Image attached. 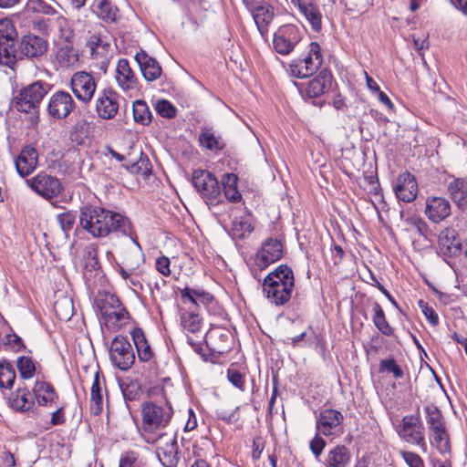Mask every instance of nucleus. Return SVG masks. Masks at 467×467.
I'll return each mask as SVG.
<instances>
[{
  "instance_id": "obj_1",
  "label": "nucleus",
  "mask_w": 467,
  "mask_h": 467,
  "mask_svg": "<svg viewBox=\"0 0 467 467\" xmlns=\"http://www.w3.org/2000/svg\"><path fill=\"white\" fill-rule=\"evenodd\" d=\"M18 34L16 28L8 18H2V58L5 61L2 64L14 69V66L21 55L30 58L40 57L47 51L48 44L44 38L28 34L24 36L20 41L19 52L16 48V39Z\"/></svg>"
},
{
  "instance_id": "obj_2",
  "label": "nucleus",
  "mask_w": 467,
  "mask_h": 467,
  "mask_svg": "<svg viewBox=\"0 0 467 467\" xmlns=\"http://www.w3.org/2000/svg\"><path fill=\"white\" fill-rule=\"evenodd\" d=\"M79 223L84 230L97 238L108 236L110 233L133 234V226L128 217L102 207H83Z\"/></svg>"
},
{
  "instance_id": "obj_3",
  "label": "nucleus",
  "mask_w": 467,
  "mask_h": 467,
  "mask_svg": "<svg viewBox=\"0 0 467 467\" xmlns=\"http://www.w3.org/2000/svg\"><path fill=\"white\" fill-rule=\"evenodd\" d=\"M181 324L184 330L192 334V336L187 335V342L192 346L193 350L203 358V360H209L205 348L202 346L203 341H205L206 348L209 349L213 356L214 354L221 356L230 351L231 347L229 344L217 345L215 342L217 337L221 338L223 342L227 341L229 339V334L227 332L218 333V331H211L202 335V318L194 311L189 310L182 312L181 315Z\"/></svg>"
},
{
  "instance_id": "obj_4",
  "label": "nucleus",
  "mask_w": 467,
  "mask_h": 467,
  "mask_svg": "<svg viewBox=\"0 0 467 467\" xmlns=\"http://www.w3.org/2000/svg\"><path fill=\"white\" fill-rule=\"evenodd\" d=\"M172 414V408L167 403L161 405L145 401L141 404V435L147 443L154 444L168 437L165 429Z\"/></svg>"
},
{
  "instance_id": "obj_5",
  "label": "nucleus",
  "mask_w": 467,
  "mask_h": 467,
  "mask_svg": "<svg viewBox=\"0 0 467 467\" xmlns=\"http://www.w3.org/2000/svg\"><path fill=\"white\" fill-rule=\"evenodd\" d=\"M94 304L104 325L109 330H119L130 319L129 312L114 294L106 291L100 292L95 297Z\"/></svg>"
},
{
  "instance_id": "obj_6",
  "label": "nucleus",
  "mask_w": 467,
  "mask_h": 467,
  "mask_svg": "<svg viewBox=\"0 0 467 467\" xmlns=\"http://www.w3.org/2000/svg\"><path fill=\"white\" fill-rule=\"evenodd\" d=\"M323 63V55L317 42H310L307 52L303 57L291 60L286 68L290 76L296 78H305L316 73Z\"/></svg>"
},
{
  "instance_id": "obj_7",
  "label": "nucleus",
  "mask_w": 467,
  "mask_h": 467,
  "mask_svg": "<svg viewBox=\"0 0 467 467\" xmlns=\"http://www.w3.org/2000/svg\"><path fill=\"white\" fill-rule=\"evenodd\" d=\"M192 182L200 197L209 206L221 203V186L213 173L207 170L196 169L192 174Z\"/></svg>"
},
{
  "instance_id": "obj_8",
  "label": "nucleus",
  "mask_w": 467,
  "mask_h": 467,
  "mask_svg": "<svg viewBox=\"0 0 467 467\" xmlns=\"http://www.w3.org/2000/svg\"><path fill=\"white\" fill-rule=\"evenodd\" d=\"M50 89L51 86L48 83L42 80L35 81L23 88L12 99L11 104L18 111L28 113L38 107Z\"/></svg>"
},
{
  "instance_id": "obj_9",
  "label": "nucleus",
  "mask_w": 467,
  "mask_h": 467,
  "mask_svg": "<svg viewBox=\"0 0 467 467\" xmlns=\"http://www.w3.org/2000/svg\"><path fill=\"white\" fill-rule=\"evenodd\" d=\"M303 36V30L296 25L286 24L279 26L273 38L275 51L282 56L291 54L302 40Z\"/></svg>"
},
{
  "instance_id": "obj_10",
  "label": "nucleus",
  "mask_w": 467,
  "mask_h": 467,
  "mask_svg": "<svg viewBox=\"0 0 467 467\" xmlns=\"http://www.w3.org/2000/svg\"><path fill=\"white\" fill-rule=\"evenodd\" d=\"M109 358L113 366L122 371H127L132 367L136 356L126 337L118 335L112 339L109 347Z\"/></svg>"
},
{
  "instance_id": "obj_11",
  "label": "nucleus",
  "mask_w": 467,
  "mask_h": 467,
  "mask_svg": "<svg viewBox=\"0 0 467 467\" xmlns=\"http://www.w3.org/2000/svg\"><path fill=\"white\" fill-rule=\"evenodd\" d=\"M26 184L37 195L47 200L57 197L64 189L58 178L46 171H40L33 178L26 180Z\"/></svg>"
},
{
  "instance_id": "obj_12",
  "label": "nucleus",
  "mask_w": 467,
  "mask_h": 467,
  "mask_svg": "<svg viewBox=\"0 0 467 467\" xmlns=\"http://www.w3.org/2000/svg\"><path fill=\"white\" fill-rule=\"evenodd\" d=\"M70 88L79 101L88 104L94 97L97 81L91 73L78 71L70 78Z\"/></svg>"
},
{
  "instance_id": "obj_13",
  "label": "nucleus",
  "mask_w": 467,
  "mask_h": 467,
  "mask_svg": "<svg viewBox=\"0 0 467 467\" xmlns=\"http://www.w3.org/2000/svg\"><path fill=\"white\" fill-rule=\"evenodd\" d=\"M399 435L409 443L416 444L422 448L426 447L424 426L419 413L406 415L402 418Z\"/></svg>"
},
{
  "instance_id": "obj_14",
  "label": "nucleus",
  "mask_w": 467,
  "mask_h": 467,
  "mask_svg": "<svg viewBox=\"0 0 467 467\" xmlns=\"http://www.w3.org/2000/svg\"><path fill=\"white\" fill-rule=\"evenodd\" d=\"M317 431L326 437L338 436L342 432L343 414L337 410L325 409L316 416Z\"/></svg>"
},
{
  "instance_id": "obj_15",
  "label": "nucleus",
  "mask_w": 467,
  "mask_h": 467,
  "mask_svg": "<svg viewBox=\"0 0 467 467\" xmlns=\"http://www.w3.org/2000/svg\"><path fill=\"white\" fill-rule=\"evenodd\" d=\"M76 102L72 96L64 90L55 92L47 103V113L55 119H67L75 109Z\"/></svg>"
},
{
  "instance_id": "obj_16",
  "label": "nucleus",
  "mask_w": 467,
  "mask_h": 467,
  "mask_svg": "<svg viewBox=\"0 0 467 467\" xmlns=\"http://www.w3.org/2000/svg\"><path fill=\"white\" fill-rule=\"evenodd\" d=\"M283 255V244L276 238H268L257 251L255 264L260 269H265L271 264L278 261Z\"/></svg>"
},
{
  "instance_id": "obj_17",
  "label": "nucleus",
  "mask_w": 467,
  "mask_h": 467,
  "mask_svg": "<svg viewBox=\"0 0 467 467\" xmlns=\"http://www.w3.org/2000/svg\"><path fill=\"white\" fill-rule=\"evenodd\" d=\"M244 3L251 11L261 35H266L268 32V26L275 16L273 6L267 3H261L256 0H244Z\"/></svg>"
},
{
  "instance_id": "obj_18",
  "label": "nucleus",
  "mask_w": 467,
  "mask_h": 467,
  "mask_svg": "<svg viewBox=\"0 0 467 467\" xmlns=\"http://www.w3.org/2000/svg\"><path fill=\"white\" fill-rule=\"evenodd\" d=\"M119 95L111 88H104L96 99L95 110L102 119H112L119 111Z\"/></svg>"
},
{
  "instance_id": "obj_19",
  "label": "nucleus",
  "mask_w": 467,
  "mask_h": 467,
  "mask_svg": "<svg viewBox=\"0 0 467 467\" xmlns=\"http://www.w3.org/2000/svg\"><path fill=\"white\" fill-rule=\"evenodd\" d=\"M393 190L399 200L404 202H413L418 194V183L415 176L409 171L400 173L396 179Z\"/></svg>"
},
{
  "instance_id": "obj_20",
  "label": "nucleus",
  "mask_w": 467,
  "mask_h": 467,
  "mask_svg": "<svg viewBox=\"0 0 467 467\" xmlns=\"http://www.w3.org/2000/svg\"><path fill=\"white\" fill-rule=\"evenodd\" d=\"M333 84V76L330 70L324 68L311 80L308 81L304 94L310 99L318 98L327 93Z\"/></svg>"
},
{
  "instance_id": "obj_21",
  "label": "nucleus",
  "mask_w": 467,
  "mask_h": 467,
  "mask_svg": "<svg viewBox=\"0 0 467 467\" xmlns=\"http://www.w3.org/2000/svg\"><path fill=\"white\" fill-rule=\"evenodd\" d=\"M292 5L297 7L314 31L318 32L321 29L322 14L318 0H292Z\"/></svg>"
},
{
  "instance_id": "obj_22",
  "label": "nucleus",
  "mask_w": 467,
  "mask_h": 467,
  "mask_svg": "<svg viewBox=\"0 0 467 467\" xmlns=\"http://www.w3.org/2000/svg\"><path fill=\"white\" fill-rule=\"evenodd\" d=\"M38 151L31 145L22 148L15 161L16 169L21 177H26L33 173L38 164Z\"/></svg>"
},
{
  "instance_id": "obj_23",
  "label": "nucleus",
  "mask_w": 467,
  "mask_h": 467,
  "mask_svg": "<svg viewBox=\"0 0 467 467\" xmlns=\"http://www.w3.org/2000/svg\"><path fill=\"white\" fill-rule=\"evenodd\" d=\"M262 287L265 297L275 306L286 305L290 301L294 291V288H289L286 284L283 287L274 282H263Z\"/></svg>"
},
{
  "instance_id": "obj_24",
  "label": "nucleus",
  "mask_w": 467,
  "mask_h": 467,
  "mask_svg": "<svg viewBox=\"0 0 467 467\" xmlns=\"http://www.w3.org/2000/svg\"><path fill=\"white\" fill-rule=\"evenodd\" d=\"M134 58L140 67L143 78L147 81H154L160 78L162 74V67L156 58L149 56L142 49L136 53Z\"/></svg>"
},
{
  "instance_id": "obj_25",
  "label": "nucleus",
  "mask_w": 467,
  "mask_h": 467,
  "mask_svg": "<svg viewBox=\"0 0 467 467\" xmlns=\"http://www.w3.org/2000/svg\"><path fill=\"white\" fill-rule=\"evenodd\" d=\"M167 438L165 445L158 447V458L164 467H177L180 461L177 436L168 433Z\"/></svg>"
},
{
  "instance_id": "obj_26",
  "label": "nucleus",
  "mask_w": 467,
  "mask_h": 467,
  "mask_svg": "<svg viewBox=\"0 0 467 467\" xmlns=\"http://www.w3.org/2000/svg\"><path fill=\"white\" fill-rule=\"evenodd\" d=\"M425 213L431 221L440 223L451 214V204L445 198L429 197Z\"/></svg>"
},
{
  "instance_id": "obj_27",
  "label": "nucleus",
  "mask_w": 467,
  "mask_h": 467,
  "mask_svg": "<svg viewBox=\"0 0 467 467\" xmlns=\"http://www.w3.org/2000/svg\"><path fill=\"white\" fill-rule=\"evenodd\" d=\"M130 337L137 350L140 362L149 363L155 358V353L149 343L144 331L140 327H134Z\"/></svg>"
},
{
  "instance_id": "obj_28",
  "label": "nucleus",
  "mask_w": 467,
  "mask_h": 467,
  "mask_svg": "<svg viewBox=\"0 0 467 467\" xmlns=\"http://www.w3.org/2000/svg\"><path fill=\"white\" fill-rule=\"evenodd\" d=\"M116 80L125 91L137 88L138 78L131 69L128 59L120 58L116 68Z\"/></svg>"
},
{
  "instance_id": "obj_29",
  "label": "nucleus",
  "mask_w": 467,
  "mask_h": 467,
  "mask_svg": "<svg viewBox=\"0 0 467 467\" xmlns=\"http://www.w3.org/2000/svg\"><path fill=\"white\" fill-rule=\"evenodd\" d=\"M132 152L128 154V163L126 169L131 173H140L147 176L151 171V164L147 156L143 153L141 149L131 148Z\"/></svg>"
},
{
  "instance_id": "obj_30",
  "label": "nucleus",
  "mask_w": 467,
  "mask_h": 467,
  "mask_svg": "<svg viewBox=\"0 0 467 467\" xmlns=\"http://www.w3.org/2000/svg\"><path fill=\"white\" fill-rule=\"evenodd\" d=\"M438 247L444 255L458 256L462 254L461 243L453 229H445L438 236Z\"/></svg>"
},
{
  "instance_id": "obj_31",
  "label": "nucleus",
  "mask_w": 467,
  "mask_h": 467,
  "mask_svg": "<svg viewBox=\"0 0 467 467\" xmlns=\"http://www.w3.org/2000/svg\"><path fill=\"white\" fill-rule=\"evenodd\" d=\"M199 145L210 151H222L225 148V142L220 134H216V131L213 127L203 126L201 128V131L198 137Z\"/></svg>"
},
{
  "instance_id": "obj_32",
  "label": "nucleus",
  "mask_w": 467,
  "mask_h": 467,
  "mask_svg": "<svg viewBox=\"0 0 467 467\" xmlns=\"http://www.w3.org/2000/svg\"><path fill=\"white\" fill-rule=\"evenodd\" d=\"M130 239V247L122 252V264L129 266V270H138L142 262L143 254L141 247L138 242L137 235L133 230V234L126 235Z\"/></svg>"
},
{
  "instance_id": "obj_33",
  "label": "nucleus",
  "mask_w": 467,
  "mask_h": 467,
  "mask_svg": "<svg viewBox=\"0 0 467 467\" xmlns=\"http://www.w3.org/2000/svg\"><path fill=\"white\" fill-rule=\"evenodd\" d=\"M7 403L16 411L26 412L34 407L35 400L28 389H18L16 392L10 394Z\"/></svg>"
},
{
  "instance_id": "obj_34",
  "label": "nucleus",
  "mask_w": 467,
  "mask_h": 467,
  "mask_svg": "<svg viewBox=\"0 0 467 467\" xmlns=\"http://www.w3.org/2000/svg\"><path fill=\"white\" fill-rule=\"evenodd\" d=\"M351 460V453L345 445H337L327 453L323 462L325 467H347Z\"/></svg>"
},
{
  "instance_id": "obj_35",
  "label": "nucleus",
  "mask_w": 467,
  "mask_h": 467,
  "mask_svg": "<svg viewBox=\"0 0 467 467\" xmlns=\"http://www.w3.org/2000/svg\"><path fill=\"white\" fill-rule=\"evenodd\" d=\"M264 282H274L283 287L286 284L289 288H295L296 280L292 268L287 265H280L265 277Z\"/></svg>"
},
{
  "instance_id": "obj_36",
  "label": "nucleus",
  "mask_w": 467,
  "mask_h": 467,
  "mask_svg": "<svg viewBox=\"0 0 467 467\" xmlns=\"http://www.w3.org/2000/svg\"><path fill=\"white\" fill-rule=\"evenodd\" d=\"M452 202L460 208L467 206V180L457 178L449 182L447 187Z\"/></svg>"
},
{
  "instance_id": "obj_37",
  "label": "nucleus",
  "mask_w": 467,
  "mask_h": 467,
  "mask_svg": "<svg viewBox=\"0 0 467 467\" xmlns=\"http://www.w3.org/2000/svg\"><path fill=\"white\" fill-rule=\"evenodd\" d=\"M33 393L34 400H36L40 406H49L58 398L53 386L42 380L36 381Z\"/></svg>"
},
{
  "instance_id": "obj_38",
  "label": "nucleus",
  "mask_w": 467,
  "mask_h": 467,
  "mask_svg": "<svg viewBox=\"0 0 467 467\" xmlns=\"http://www.w3.org/2000/svg\"><path fill=\"white\" fill-rule=\"evenodd\" d=\"M238 177L234 173H224L221 180L224 197L232 203L242 201V194L237 188Z\"/></svg>"
},
{
  "instance_id": "obj_39",
  "label": "nucleus",
  "mask_w": 467,
  "mask_h": 467,
  "mask_svg": "<svg viewBox=\"0 0 467 467\" xmlns=\"http://www.w3.org/2000/svg\"><path fill=\"white\" fill-rule=\"evenodd\" d=\"M84 258V275L86 278L92 277V274L97 275L100 268L98 257V245L90 244L83 251Z\"/></svg>"
},
{
  "instance_id": "obj_40",
  "label": "nucleus",
  "mask_w": 467,
  "mask_h": 467,
  "mask_svg": "<svg viewBox=\"0 0 467 467\" xmlns=\"http://www.w3.org/2000/svg\"><path fill=\"white\" fill-rule=\"evenodd\" d=\"M4 327H6L9 330V332L5 333V338L2 339V347L4 349L16 353L25 349L26 346L22 338L13 331L7 321L2 316V331L4 330Z\"/></svg>"
},
{
  "instance_id": "obj_41",
  "label": "nucleus",
  "mask_w": 467,
  "mask_h": 467,
  "mask_svg": "<svg viewBox=\"0 0 467 467\" xmlns=\"http://www.w3.org/2000/svg\"><path fill=\"white\" fill-rule=\"evenodd\" d=\"M424 410L430 432L446 429L442 413L436 405L429 404L425 406Z\"/></svg>"
},
{
  "instance_id": "obj_42",
  "label": "nucleus",
  "mask_w": 467,
  "mask_h": 467,
  "mask_svg": "<svg viewBox=\"0 0 467 467\" xmlns=\"http://www.w3.org/2000/svg\"><path fill=\"white\" fill-rule=\"evenodd\" d=\"M181 296L183 300L187 299L195 306H198L199 303L208 305L213 299V296L202 288L185 287L181 290Z\"/></svg>"
},
{
  "instance_id": "obj_43",
  "label": "nucleus",
  "mask_w": 467,
  "mask_h": 467,
  "mask_svg": "<svg viewBox=\"0 0 467 467\" xmlns=\"http://www.w3.org/2000/svg\"><path fill=\"white\" fill-rule=\"evenodd\" d=\"M56 60L60 67L68 68L78 63V55L73 47L65 46L57 49L56 54Z\"/></svg>"
},
{
  "instance_id": "obj_44",
  "label": "nucleus",
  "mask_w": 467,
  "mask_h": 467,
  "mask_svg": "<svg viewBox=\"0 0 467 467\" xmlns=\"http://www.w3.org/2000/svg\"><path fill=\"white\" fill-rule=\"evenodd\" d=\"M90 410L93 414L99 415L103 409L102 388L99 381V372H96L91 387Z\"/></svg>"
},
{
  "instance_id": "obj_45",
  "label": "nucleus",
  "mask_w": 467,
  "mask_h": 467,
  "mask_svg": "<svg viewBox=\"0 0 467 467\" xmlns=\"http://www.w3.org/2000/svg\"><path fill=\"white\" fill-rule=\"evenodd\" d=\"M373 323L375 327L385 336H391L393 328L389 326L386 319L385 313L378 302L373 304Z\"/></svg>"
},
{
  "instance_id": "obj_46",
  "label": "nucleus",
  "mask_w": 467,
  "mask_h": 467,
  "mask_svg": "<svg viewBox=\"0 0 467 467\" xmlns=\"http://www.w3.org/2000/svg\"><path fill=\"white\" fill-rule=\"evenodd\" d=\"M88 134V123L84 119H78L75 121L69 131V140L72 142L81 145Z\"/></svg>"
},
{
  "instance_id": "obj_47",
  "label": "nucleus",
  "mask_w": 467,
  "mask_h": 467,
  "mask_svg": "<svg viewBox=\"0 0 467 467\" xmlns=\"http://www.w3.org/2000/svg\"><path fill=\"white\" fill-rule=\"evenodd\" d=\"M120 389L126 401L139 400L142 394L141 384L136 379L123 381Z\"/></svg>"
},
{
  "instance_id": "obj_48",
  "label": "nucleus",
  "mask_w": 467,
  "mask_h": 467,
  "mask_svg": "<svg viewBox=\"0 0 467 467\" xmlns=\"http://www.w3.org/2000/svg\"><path fill=\"white\" fill-rule=\"evenodd\" d=\"M92 7L97 16L104 21L112 22L116 20L117 9L112 6L109 0H99L93 4Z\"/></svg>"
},
{
  "instance_id": "obj_49",
  "label": "nucleus",
  "mask_w": 467,
  "mask_h": 467,
  "mask_svg": "<svg viewBox=\"0 0 467 467\" xmlns=\"http://www.w3.org/2000/svg\"><path fill=\"white\" fill-rule=\"evenodd\" d=\"M54 310L60 320H70L74 315L73 301L68 297L58 299L54 304Z\"/></svg>"
},
{
  "instance_id": "obj_50",
  "label": "nucleus",
  "mask_w": 467,
  "mask_h": 467,
  "mask_svg": "<svg viewBox=\"0 0 467 467\" xmlns=\"http://www.w3.org/2000/svg\"><path fill=\"white\" fill-rule=\"evenodd\" d=\"M133 118L137 123L149 125L151 121V112L144 100H136L133 103Z\"/></svg>"
},
{
  "instance_id": "obj_51",
  "label": "nucleus",
  "mask_w": 467,
  "mask_h": 467,
  "mask_svg": "<svg viewBox=\"0 0 467 467\" xmlns=\"http://www.w3.org/2000/svg\"><path fill=\"white\" fill-rule=\"evenodd\" d=\"M431 443L441 453H447L451 451L450 436L447 429L431 431Z\"/></svg>"
},
{
  "instance_id": "obj_52",
  "label": "nucleus",
  "mask_w": 467,
  "mask_h": 467,
  "mask_svg": "<svg viewBox=\"0 0 467 467\" xmlns=\"http://www.w3.org/2000/svg\"><path fill=\"white\" fill-rule=\"evenodd\" d=\"M26 8L28 11L33 13L43 14L47 16H50L51 15H54L57 12L55 7L44 0H28Z\"/></svg>"
},
{
  "instance_id": "obj_53",
  "label": "nucleus",
  "mask_w": 467,
  "mask_h": 467,
  "mask_svg": "<svg viewBox=\"0 0 467 467\" xmlns=\"http://www.w3.org/2000/svg\"><path fill=\"white\" fill-rule=\"evenodd\" d=\"M76 220L77 213L73 211H66L57 215V222L66 235L73 229Z\"/></svg>"
},
{
  "instance_id": "obj_54",
  "label": "nucleus",
  "mask_w": 467,
  "mask_h": 467,
  "mask_svg": "<svg viewBox=\"0 0 467 467\" xmlns=\"http://www.w3.org/2000/svg\"><path fill=\"white\" fill-rule=\"evenodd\" d=\"M227 379L238 389H245V375L239 371L234 364H232L226 371Z\"/></svg>"
},
{
  "instance_id": "obj_55",
  "label": "nucleus",
  "mask_w": 467,
  "mask_h": 467,
  "mask_svg": "<svg viewBox=\"0 0 467 467\" xmlns=\"http://www.w3.org/2000/svg\"><path fill=\"white\" fill-rule=\"evenodd\" d=\"M142 465L139 453L134 451H127L120 455L119 467H142Z\"/></svg>"
},
{
  "instance_id": "obj_56",
  "label": "nucleus",
  "mask_w": 467,
  "mask_h": 467,
  "mask_svg": "<svg viewBox=\"0 0 467 467\" xmlns=\"http://www.w3.org/2000/svg\"><path fill=\"white\" fill-rule=\"evenodd\" d=\"M17 368L23 379L32 378L36 371L33 360L27 357H20L17 359Z\"/></svg>"
},
{
  "instance_id": "obj_57",
  "label": "nucleus",
  "mask_w": 467,
  "mask_h": 467,
  "mask_svg": "<svg viewBox=\"0 0 467 467\" xmlns=\"http://www.w3.org/2000/svg\"><path fill=\"white\" fill-rule=\"evenodd\" d=\"M155 109L162 118L173 119L177 115V109L175 106L166 99L158 100L155 105Z\"/></svg>"
},
{
  "instance_id": "obj_58",
  "label": "nucleus",
  "mask_w": 467,
  "mask_h": 467,
  "mask_svg": "<svg viewBox=\"0 0 467 467\" xmlns=\"http://www.w3.org/2000/svg\"><path fill=\"white\" fill-rule=\"evenodd\" d=\"M379 371L390 372L395 379H401L404 376L402 368L397 364L394 358L381 359L379 362Z\"/></svg>"
},
{
  "instance_id": "obj_59",
  "label": "nucleus",
  "mask_w": 467,
  "mask_h": 467,
  "mask_svg": "<svg viewBox=\"0 0 467 467\" xmlns=\"http://www.w3.org/2000/svg\"><path fill=\"white\" fill-rule=\"evenodd\" d=\"M54 33H57L60 38H64L67 41L72 36V30L69 22L61 14L60 16H57V23H56V29Z\"/></svg>"
},
{
  "instance_id": "obj_60",
  "label": "nucleus",
  "mask_w": 467,
  "mask_h": 467,
  "mask_svg": "<svg viewBox=\"0 0 467 467\" xmlns=\"http://www.w3.org/2000/svg\"><path fill=\"white\" fill-rule=\"evenodd\" d=\"M16 379L13 367L6 361L2 360V389H11Z\"/></svg>"
},
{
  "instance_id": "obj_61",
  "label": "nucleus",
  "mask_w": 467,
  "mask_h": 467,
  "mask_svg": "<svg viewBox=\"0 0 467 467\" xmlns=\"http://www.w3.org/2000/svg\"><path fill=\"white\" fill-rule=\"evenodd\" d=\"M322 433L317 431L315 437L309 442V448L315 458L319 461V458L327 445L326 441L321 437Z\"/></svg>"
},
{
  "instance_id": "obj_62",
  "label": "nucleus",
  "mask_w": 467,
  "mask_h": 467,
  "mask_svg": "<svg viewBox=\"0 0 467 467\" xmlns=\"http://www.w3.org/2000/svg\"><path fill=\"white\" fill-rule=\"evenodd\" d=\"M419 306L421 309L422 314L428 320V322L432 326L436 327L439 325L440 319L438 314L435 312V310L428 305V303L424 302L423 300L419 301Z\"/></svg>"
},
{
  "instance_id": "obj_63",
  "label": "nucleus",
  "mask_w": 467,
  "mask_h": 467,
  "mask_svg": "<svg viewBox=\"0 0 467 467\" xmlns=\"http://www.w3.org/2000/svg\"><path fill=\"white\" fill-rule=\"evenodd\" d=\"M254 227L252 224L245 219H235L233 222V231L235 232V234L238 237H244L245 234L252 233Z\"/></svg>"
},
{
  "instance_id": "obj_64",
  "label": "nucleus",
  "mask_w": 467,
  "mask_h": 467,
  "mask_svg": "<svg viewBox=\"0 0 467 467\" xmlns=\"http://www.w3.org/2000/svg\"><path fill=\"white\" fill-rule=\"evenodd\" d=\"M400 455L409 467H424L423 460L419 454L412 451H401Z\"/></svg>"
}]
</instances>
